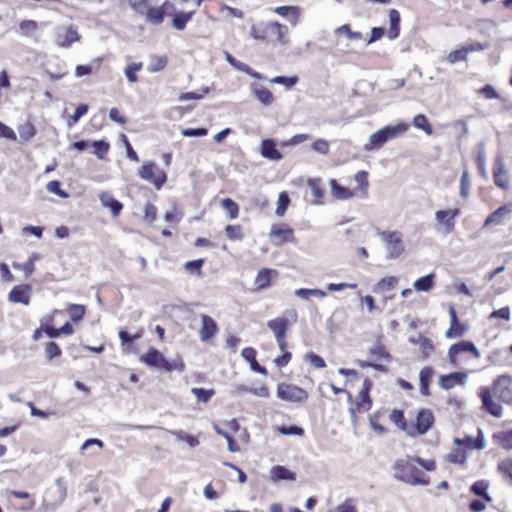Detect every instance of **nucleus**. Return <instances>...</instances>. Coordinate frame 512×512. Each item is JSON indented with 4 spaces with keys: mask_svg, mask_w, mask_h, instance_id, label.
<instances>
[{
    "mask_svg": "<svg viewBox=\"0 0 512 512\" xmlns=\"http://www.w3.org/2000/svg\"><path fill=\"white\" fill-rule=\"evenodd\" d=\"M409 342L414 345H418L422 351L423 357H427L433 350V344L430 339L425 336L418 334L416 337H410Z\"/></svg>",
    "mask_w": 512,
    "mask_h": 512,
    "instance_id": "7c9ffc66",
    "label": "nucleus"
},
{
    "mask_svg": "<svg viewBox=\"0 0 512 512\" xmlns=\"http://www.w3.org/2000/svg\"><path fill=\"white\" fill-rule=\"evenodd\" d=\"M434 286V274H427L418 278L414 283L413 287L418 292H428Z\"/></svg>",
    "mask_w": 512,
    "mask_h": 512,
    "instance_id": "473e14b6",
    "label": "nucleus"
},
{
    "mask_svg": "<svg viewBox=\"0 0 512 512\" xmlns=\"http://www.w3.org/2000/svg\"><path fill=\"white\" fill-rule=\"evenodd\" d=\"M466 332V326L460 324L458 321L450 323L449 329L445 333V337L453 339L461 337Z\"/></svg>",
    "mask_w": 512,
    "mask_h": 512,
    "instance_id": "8fccbe9b",
    "label": "nucleus"
},
{
    "mask_svg": "<svg viewBox=\"0 0 512 512\" xmlns=\"http://www.w3.org/2000/svg\"><path fill=\"white\" fill-rule=\"evenodd\" d=\"M471 179L467 169H464L461 173L459 181V195L462 198H467L470 193Z\"/></svg>",
    "mask_w": 512,
    "mask_h": 512,
    "instance_id": "58836bf2",
    "label": "nucleus"
},
{
    "mask_svg": "<svg viewBox=\"0 0 512 512\" xmlns=\"http://www.w3.org/2000/svg\"><path fill=\"white\" fill-rule=\"evenodd\" d=\"M486 160H487V156H486L484 145H480L477 156H476V164H477L478 171L483 178L488 177V173H487V169H486Z\"/></svg>",
    "mask_w": 512,
    "mask_h": 512,
    "instance_id": "79ce46f5",
    "label": "nucleus"
},
{
    "mask_svg": "<svg viewBox=\"0 0 512 512\" xmlns=\"http://www.w3.org/2000/svg\"><path fill=\"white\" fill-rule=\"evenodd\" d=\"M432 459L405 456L397 459L391 469L393 478L411 486H428L430 481L426 472L435 470Z\"/></svg>",
    "mask_w": 512,
    "mask_h": 512,
    "instance_id": "f257e3e1",
    "label": "nucleus"
},
{
    "mask_svg": "<svg viewBox=\"0 0 512 512\" xmlns=\"http://www.w3.org/2000/svg\"><path fill=\"white\" fill-rule=\"evenodd\" d=\"M331 195L337 200H348L354 196V193L337 183L335 179L330 180Z\"/></svg>",
    "mask_w": 512,
    "mask_h": 512,
    "instance_id": "c756f323",
    "label": "nucleus"
},
{
    "mask_svg": "<svg viewBox=\"0 0 512 512\" xmlns=\"http://www.w3.org/2000/svg\"><path fill=\"white\" fill-rule=\"evenodd\" d=\"M38 29V23L34 20H23L18 27V33L25 37H34Z\"/></svg>",
    "mask_w": 512,
    "mask_h": 512,
    "instance_id": "c9c22d12",
    "label": "nucleus"
},
{
    "mask_svg": "<svg viewBox=\"0 0 512 512\" xmlns=\"http://www.w3.org/2000/svg\"><path fill=\"white\" fill-rule=\"evenodd\" d=\"M162 354L154 347H150L146 354L140 357V361L149 367L157 368L163 361Z\"/></svg>",
    "mask_w": 512,
    "mask_h": 512,
    "instance_id": "c85d7f7f",
    "label": "nucleus"
},
{
    "mask_svg": "<svg viewBox=\"0 0 512 512\" xmlns=\"http://www.w3.org/2000/svg\"><path fill=\"white\" fill-rule=\"evenodd\" d=\"M167 62L168 59L166 55H153L149 60L148 71L151 73L159 72L166 67Z\"/></svg>",
    "mask_w": 512,
    "mask_h": 512,
    "instance_id": "72a5a7b5",
    "label": "nucleus"
},
{
    "mask_svg": "<svg viewBox=\"0 0 512 512\" xmlns=\"http://www.w3.org/2000/svg\"><path fill=\"white\" fill-rule=\"evenodd\" d=\"M270 479L273 483L279 480L295 481L296 475L285 466L277 465L270 469Z\"/></svg>",
    "mask_w": 512,
    "mask_h": 512,
    "instance_id": "b1692460",
    "label": "nucleus"
},
{
    "mask_svg": "<svg viewBox=\"0 0 512 512\" xmlns=\"http://www.w3.org/2000/svg\"><path fill=\"white\" fill-rule=\"evenodd\" d=\"M200 319L201 328L199 331V338L202 342H206L216 335L218 332V326L215 320L208 315L202 314Z\"/></svg>",
    "mask_w": 512,
    "mask_h": 512,
    "instance_id": "2eb2a0df",
    "label": "nucleus"
},
{
    "mask_svg": "<svg viewBox=\"0 0 512 512\" xmlns=\"http://www.w3.org/2000/svg\"><path fill=\"white\" fill-rule=\"evenodd\" d=\"M251 93L256 100L265 106H269L273 102V95L266 87L253 84L251 85Z\"/></svg>",
    "mask_w": 512,
    "mask_h": 512,
    "instance_id": "cd10ccee",
    "label": "nucleus"
},
{
    "mask_svg": "<svg viewBox=\"0 0 512 512\" xmlns=\"http://www.w3.org/2000/svg\"><path fill=\"white\" fill-rule=\"evenodd\" d=\"M267 327L273 332L274 337H285L288 330V322L285 318L277 317L267 322Z\"/></svg>",
    "mask_w": 512,
    "mask_h": 512,
    "instance_id": "bb28decb",
    "label": "nucleus"
},
{
    "mask_svg": "<svg viewBox=\"0 0 512 512\" xmlns=\"http://www.w3.org/2000/svg\"><path fill=\"white\" fill-rule=\"evenodd\" d=\"M493 176L496 186L507 189L509 185V178L505 169V163L502 156L496 158L493 167Z\"/></svg>",
    "mask_w": 512,
    "mask_h": 512,
    "instance_id": "dca6fc26",
    "label": "nucleus"
},
{
    "mask_svg": "<svg viewBox=\"0 0 512 512\" xmlns=\"http://www.w3.org/2000/svg\"><path fill=\"white\" fill-rule=\"evenodd\" d=\"M286 29V26L278 21H262L257 26L251 25L250 37L258 42H267L270 37H275L279 45L285 46L289 42Z\"/></svg>",
    "mask_w": 512,
    "mask_h": 512,
    "instance_id": "7ed1b4c3",
    "label": "nucleus"
},
{
    "mask_svg": "<svg viewBox=\"0 0 512 512\" xmlns=\"http://www.w3.org/2000/svg\"><path fill=\"white\" fill-rule=\"evenodd\" d=\"M278 433L281 435H293V436H302L304 434V429L297 425H292L289 427H279L277 429Z\"/></svg>",
    "mask_w": 512,
    "mask_h": 512,
    "instance_id": "e2e57ef3",
    "label": "nucleus"
},
{
    "mask_svg": "<svg viewBox=\"0 0 512 512\" xmlns=\"http://www.w3.org/2000/svg\"><path fill=\"white\" fill-rule=\"evenodd\" d=\"M278 16L287 19L293 26L297 25L301 17V9L298 6L286 5L273 8Z\"/></svg>",
    "mask_w": 512,
    "mask_h": 512,
    "instance_id": "a211bd4d",
    "label": "nucleus"
},
{
    "mask_svg": "<svg viewBox=\"0 0 512 512\" xmlns=\"http://www.w3.org/2000/svg\"><path fill=\"white\" fill-rule=\"evenodd\" d=\"M143 67L142 62H133L128 64L124 69V74L127 77V80L130 83H135L138 81L137 72L140 71Z\"/></svg>",
    "mask_w": 512,
    "mask_h": 512,
    "instance_id": "a18cd8bd",
    "label": "nucleus"
},
{
    "mask_svg": "<svg viewBox=\"0 0 512 512\" xmlns=\"http://www.w3.org/2000/svg\"><path fill=\"white\" fill-rule=\"evenodd\" d=\"M290 203L289 195L287 192L283 191L279 193L277 200V207L275 213L277 216L281 217L286 212Z\"/></svg>",
    "mask_w": 512,
    "mask_h": 512,
    "instance_id": "de8ad7c7",
    "label": "nucleus"
},
{
    "mask_svg": "<svg viewBox=\"0 0 512 512\" xmlns=\"http://www.w3.org/2000/svg\"><path fill=\"white\" fill-rule=\"evenodd\" d=\"M92 146L94 148L93 153L98 159L103 160L109 150V144L104 140L93 141Z\"/></svg>",
    "mask_w": 512,
    "mask_h": 512,
    "instance_id": "4d7b16f0",
    "label": "nucleus"
},
{
    "mask_svg": "<svg viewBox=\"0 0 512 512\" xmlns=\"http://www.w3.org/2000/svg\"><path fill=\"white\" fill-rule=\"evenodd\" d=\"M512 214V203L502 205L492 212L485 220L484 226H497L502 224Z\"/></svg>",
    "mask_w": 512,
    "mask_h": 512,
    "instance_id": "f3484780",
    "label": "nucleus"
},
{
    "mask_svg": "<svg viewBox=\"0 0 512 512\" xmlns=\"http://www.w3.org/2000/svg\"><path fill=\"white\" fill-rule=\"evenodd\" d=\"M171 433L177 441L186 442L190 448H195L199 445V440L195 436H192L183 430L173 431Z\"/></svg>",
    "mask_w": 512,
    "mask_h": 512,
    "instance_id": "a19ab883",
    "label": "nucleus"
},
{
    "mask_svg": "<svg viewBox=\"0 0 512 512\" xmlns=\"http://www.w3.org/2000/svg\"><path fill=\"white\" fill-rule=\"evenodd\" d=\"M196 10H190V11H177V8L175 7V14H173L172 17V26L176 30L182 31L185 29L187 23L192 19L193 15L195 14Z\"/></svg>",
    "mask_w": 512,
    "mask_h": 512,
    "instance_id": "5701e85b",
    "label": "nucleus"
},
{
    "mask_svg": "<svg viewBox=\"0 0 512 512\" xmlns=\"http://www.w3.org/2000/svg\"><path fill=\"white\" fill-rule=\"evenodd\" d=\"M462 352H470L472 353L476 358L480 357V352L476 345L471 341H460L458 343L453 344L448 351V356L450 359V362L453 365H456L455 357L462 353Z\"/></svg>",
    "mask_w": 512,
    "mask_h": 512,
    "instance_id": "ddd939ff",
    "label": "nucleus"
},
{
    "mask_svg": "<svg viewBox=\"0 0 512 512\" xmlns=\"http://www.w3.org/2000/svg\"><path fill=\"white\" fill-rule=\"evenodd\" d=\"M409 129V125L403 121L396 125H386L370 135L369 140L364 144L365 151L379 149L390 140L396 139Z\"/></svg>",
    "mask_w": 512,
    "mask_h": 512,
    "instance_id": "20e7f679",
    "label": "nucleus"
},
{
    "mask_svg": "<svg viewBox=\"0 0 512 512\" xmlns=\"http://www.w3.org/2000/svg\"><path fill=\"white\" fill-rule=\"evenodd\" d=\"M412 123L415 128L422 130L426 135H431L433 132L432 126L428 122L426 116L423 114L415 115L413 117Z\"/></svg>",
    "mask_w": 512,
    "mask_h": 512,
    "instance_id": "ea45409f",
    "label": "nucleus"
},
{
    "mask_svg": "<svg viewBox=\"0 0 512 512\" xmlns=\"http://www.w3.org/2000/svg\"><path fill=\"white\" fill-rule=\"evenodd\" d=\"M45 333L50 338H57V337H59L62 334H66V335L73 334L74 333V328H73V326L69 322H66L64 325H62L59 328H54L52 326H47L45 328Z\"/></svg>",
    "mask_w": 512,
    "mask_h": 512,
    "instance_id": "f704fd0d",
    "label": "nucleus"
},
{
    "mask_svg": "<svg viewBox=\"0 0 512 512\" xmlns=\"http://www.w3.org/2000/svg\"><path fill=\"white\" fill-rule=\"evenodd\" d=\"M203 264H204L203 259H197V260L186 262L184 267L190 274L200 277L202 275Z\"/></svg>",
    "mask_w": 512,
    "mask_h": 512,
    "instance_id": "13d9d810",
    "label": "nucleus"
},
{
    "mask_svg": "<svg viewBox=\"0 0 512 512\" xmlns=\"http://www.w3.org/2000/svg\"><path fill=\"white\" fill-rule=\"evenodd\" d=\"M191 393L196 397L197 401L207 403L215 394V391L214 389L193 387Z\"/></svg>",
    "mask_w": 512,
    "mask_h": 512,
    "instance_id": "49530a36",
    "label": "nucleus"
},
{
    "mask_svg": "<svg viewBox=\"0 0 512 512\" xmlns=\"http://www.w3.org/2000/svg\"><path fill=\"white\" fill-rule=\"evenodd\" d=\"M99 200L105 208L110 210L114 217H117L123 209V204L115 199L110 192H101Z\"/></svg>",
    "mask_w": 512,
    "mask_h": 512,
    "instance_id": "4be33fe9",
    "label": "nucleus"
},
{
    "mask_svg": "<svg viewBox=\"0 0 512 512\" xmlns=\"http://www.w3.org/2000/svg\"><path fill=\"white\" fill-rule=\"evenodd\" d=\"M390 421L397 425L403 432L404 428L408 426L409 422L405 420L404 413L402 410H394L390 414Z\"/></svg>",
    "mask_w": 512,
    "mask_h": 512,
    "instance_id": "052dcab7",
    "label": "nucleus"
},
{
    "mask_svg": "<svg viewBox=\"0 0 512 512\" xmlns=\"http://www.w3.org/2000/svg\"><path fill=\"white\" fill-rule=\"evenodd\" d=\"M384 244L386 257L388 259H396L405 251L402 234L399 231L385 230L379 234Z\"/></svg>",
    "mask_w": 512,
    "mask_h": 512,
    "instance_id": "39448f33",
    "label": "nucleus"
},
{
    "mask_svg": "<svg viewBox=\"0 0 512 512\" xmlns=\"http://www.w3.org/2000/svg\"><path fill=\"white\" fill-rule=\"evenodd\" d=\"M225 232L227 237L231 240H242L244 236L240 225H227Z\"/></svg>",
    "mask_w": 512,
    "mask_h": 512,
    "instance_id": "680f3d73",
    "label": "nucleus"
},
{
    "mask_svg": "<svg viewBox=\"0 0 512 512\" xmlns=\"http://www.w3.org/2000/svg\"><path fill=\"white\" fill-rule=\"evenodd\" d=\"M31 288L28 285L14 286L8 295V299L12 303H20L28 305L30 303Z\"/></svg>",
    "mask_w": 512,
    "mask_h": 512,
    "instance_id": "6ab92c4d",
    "label": "nucleus"
},
{
    "mask_svg": "<svg viewBox=\"0 0 512 512\" xmlns=\"http://www.w3.org/2000/svg\"><path fill=\"white\" fill-rule=\"evenodd\" d=\"M81 39L77 29L73 26L58 27L55 35V42L59 47L70 48Z\"/></svg>",
    "mask_w": 512,
    "mask_h": 512,
    "instance_id": "9d476101",
    "label": "nucleus"
},
{
    "mask_svg": "<svg viewBox=\"0 0 512 512\" xmlns=\"http://www.w3.org/2000/svg\"><path fill=\"white\" fill-rule=\"evenodd\" d=\"M257 352L252 347H246L242 350L241 356L249 364L253 372L267 376L268 372L264 366H261L256 359Z\"/></svg>",
    "mask_w": 512,
    "mask_h": 512,
    "instance_id": "412c9836",
    "label": "nucleus"
},
{
    "mask_svg": "<svg viewBox=\"0 0 512 512\" xmlns=\"http://www.w3.org/2000/svg\"><path fill=\"white\" fill-rule=\"evenodd\" d=\"M45 353L49 360H52L61 355V349L54 341H49L45 347Z\"/></svg>",
    "mask_w": 512,
    "mask_h": 512,
    "instance_id": "0e129e2a",
    "label": "nucleus"
},
{
    "mask_svg": "<svg viewBox=\"0 0 512 512\" xmlns=\"http://www.w3.org/2000/svg\"><path fill=\"white\" fill-rule=\"evenodd\" d=\"M85 313H86V308L84 305H81V304H71L70 305L69 316L73 322H79L80 320H82Z\"/></svg>",
    "mask_w": 512,
    "mask_h": 512,
    "instance_id": "6e6d98bb",
    "label": "nucleus"
},
{
    "mask_svg": "<svg viewBox=\"0 0 512 512\" xmlns=\"http://www.w3.org/2000/svg\"><path fill=\"white\" fill-rule=\"evenodd\" d=\"M389 30L387 33V37L390 40H395L400 35V13L395 9L389 10Z\"/></svg>",
    "mask_w": 512,
    "mask_h": 512,
    "instance_id": "a878e982",
    "label": "nucleus"
},
{
    "mask_svg": "<svg viewBox=\"0 0 512 512\" xmlns=\"http://www.w3.org/2000/svg\"><path fill=\"white\" fill-rule=\"evenodd\" d=\"M139 176L145 180L151 182L157 189H160L166 182V173L162 170H154V162L146 161L142 165V169L139 171Z\"/></svg>",
    "mask_w": 512,
    "mask_h": 512,
    "instance_id": "1a4fd4ad",
    "label": "nucleus"
},
{
    "mask_svg": "<svg viewBox=\"0 0 512 512\" xmlns=\"http://www.w3.org/2000/svg\"><path fill=\"white\" fill-rule=\"evenodd\" d=\"M175 14V4L169 0L150 7L142 16L148 24L158 26L164 22L165 16Z\"/></svg>",
    "mask_w": 512,
    "mask_h": 512,
    "instance_id": "0eeeda50",
    "label": "nucleus"
},
{
    "mask_svg": "<svg viewBox=\"0 0 512 512\" xmlns=\"http://www.w3.org/2000/svg\"><path fill=\"white\" fill-rule=\"evenodd\" d=\"M467 50L466 47H462L461 49L453 50L447 55V61L450 64H454L458 61H464L467 58Z\"/></svg>",
    "mask_w": 512,
    "mask_h": 512,
    "instance_id": "bf43d9fd",
    "label": "nucleus"
},
{
    "mask_svg": "<svg viewBox=\"0 0 512 512\" xmlns=\"http://www.w3.org/2000/svg\"><path fill=\"white\" fill-rule=\"evenodd\" d=\"M269 238L274 246H281L284 243L295 242L294 231L292 228H281L273 225L269 232Z\"/></svg>",
    "mask_w": 512,
    "mask_h": 512,
    "instance_id": "9b49d317",
    "label": "nucleus"
},
{
    "mask_svg": "<svg viewBox=\"0 0 512 512\" xmlns=\"http://www.w3.org/2000/svg\"><path fill=\"white\" fill-rule=\"evenodd\" d=\"M488 483L484 480H479V481H476L475 483H473L472 487H471V491L479 496V497H482L483 500L485 502H491L492 501V497L489 495V493L487 492L488 491Z\"/></svg>",
    "mask_w": 512,
    "mask_h": 512,
    "instance_id": "e433bc0d",
    "label": "nucleus"
},
{
    "mask_svg": "<svg viewBox=\"0 0 512 512\" xmlns=\"http://www.w3.org/2000/svg\"><path fill=\"white\" fill-rule=\"evenodd\" d=\"M46 189L49 193L55 194L62 199L69 197V194L61 189V184L58 180L49 181L46 185Z\"/></svg>",
    "mask_w": 512,
    "mask_h": 512,
    "instance_id": "5fc2aeb1",
    "label": "nucleus"
},
{
    "mask_svg": "<svg viewBox=\"0 0 512 512\" xmlns=\"http://www.w3.org/2000/svg\"><path fill=\"white\" fill-rule=\"evenodd\" d=\"M397 284V278L394 276H387L378 281L374 287V292L384 293L392 290Z\"/></svg>",
    "mask_w": 512,
    "mask_h": 512,
    "instance_id": "4c0bfd02",
    "label": "nucleus"
},
{
    "mask_svg": "<svg viewBox=\"0 0 512 512\" xmlns=\"http://www.w3.org/2000/svg\"><path fill=\"white\" fill-rule=\"evenodd\" d=\"M434 416L429 409H421L414 420L410 421L404 428V432L410 437H417L426 434L432 427Z\"/></svg>",
    "mask_w": 512,
    "mask_h": 512,
    "instance_id": "423d86ee",
    "label": "nucleus"
},
{
    "mask_svg": "<svg viewBox=\"0 0 512 512\" xmlns=\"http://www.w3.org/2000/svg\"><path fill=\"white\" fill-rule=\"evenodd\" d=\"M459 215V209L438 210L435 212L437 224L447 233L452 232L455 226V219Z\"/></svg>",
    "mask_w": 512,
    "mask_h": 512,
    "instance_id": "f8f14e48",
    "label": "nucleus"
},
{
    "mask_svg": "<svg viewBox=\"0 0 512 512\" xmlns=\"http://www.w3.org/2000/svg\"><path fill=\"white\" fill-rule=\"evenodd\" d=\"M221 207L227 212L230 219H236L239 215L238 204L230 198L221 201Z\"/></svg>",
    "mask_w": 512,
    "mask_h": 512,
    "instance_id": "c03bdc74",
    "label": "nucleus"
},
{
    "mask_svg": "<svg viewBox=\"0 0 512 512\" xmlns=\"http://www.w3.org/2000/svg\"><path fill=\"white\" fill-rule=\"evenodd\" d=\"M479 397L483 409L487 413L500 418L503 415V407L500 402L512 404V378L507 375L499 376L491 388H480Z\"/></svg>",
    "mask_w": 512,
    "mask_h": 512,
    "instance_id": "f03ea898",
    "label": "nucleus"
},
{
    "mask_svg": "<svg viewBox=\"0 0 512 512\" xmlns=\"http://www.w3.org/2000/svg\"><path fill=\"white\" fill-rule=\"evenodd\" d=\"M354 179H355L356 183L359 185L360 190L363 193L364 197H367L368 196V187H369L368 173L363 170L358 171L355 174Z\"/></svg>",
    "mask_w": 512,
    "mask_h": 512,
    "instance_id": "603ef678",
    "label": "nucleus"
},
{
    "mask_svg": "<svg viewBox=\"0 0 512 512\" xmlns=\"http://www.w3.org/2000/svg\"><path fill=\"white\" fill-rule=\"evenodd\" d=\"M309 188L311 189V192L312 194L320 199L323 197L324 195V190L322 189L321 185H320V179H309L308 182H307Z\"/></svg>",
    "mask_w": 512,
    "mask_h": 512,
    "instance_id": "69168bd1",
    "label": "nucleus"
},
{
    "mask_svg": "<svg viewBox=\"0 0 512 512\" xmlns=\"http://www.w3.org/2000/svg\"><path fill=\"white\" fill-rule=\"evenodd\" d=\"M468 381V375L463 372H453L446 375H441L438 379L439 386L444 390H450L455 385H466Z\"/></svg>",
    "mask_w": 512,
    "mask_h": 512,
    "instance_id": "4468645a",
    "label": "nucleus"
},
{
    "mask_svg": "<svg viewBox=\"0 0 512 512\" xmlns=\"http://www.w3.org/2000/svg\"><path fill=\"white\" fill-rule=\"evenodd\" d=\"M213 428L215 430V432L224 437V440L227 441V448L230 452H238L239 451V446L235 443L233 437L225 432L224 430H222L218 425L214 424L213 425Z\"/></svg>",
    "mask_w": 512,
    "mask_h": 512,
    "instance_id": "3c124183",
    "label": "nucleus"
},
{
    "mask_svg": "<svg viewBox=\"0 0 512 512\" xmlns=\"http://www.w3.org/2000/svg\"><path fill=\"white\" fill-rule=\"evenodd\" d=\"M297 76H275L269 81L272 84L283 85L286 89L293 88L298 83Z\"/></svg>",
    "mask_w": 512,
    "mask_h": 512,
    "instance_id": "37998d69",
    "label": "nucleus"
},
{
    "mask_svg": "<svg viewBox=\"0 0 512 512\" xmlns=\"http://www.w3.org/2000/svg\"><path fill=\"white\" fill-rule=\"evenodd\" d=\"M233 68L237 71L243 72V73L251 76L252 78H254L256 80H263V76L261 73L253 70L249 65H247L244 62L237 60L235 65L233 66Z\"/></svg>",
    "mask_w": 512,
    "mask_h": 512,
    "instance_id": "09e8293b",
    "label": "nucleus"
},
{
    "mask_svg": "<svg viewBox=\"0 0 512 512\" xmlns=\"http://www.w3.org/2000/svg\"><path fill=\"white\" fill-rule=\"evenodd\" d=\"M36 133L35 127L31 123H26L21 126L19 135L23 140L31 139Z\"/></svg>",
    "mask_w": 512,
    "mask_h": 512,
    "instance_id": "338daca9",
    "label": "nucleus"
},
{
    "mask_svg": "<svg viewBox=\"0 0 512 512\" xmlns=\"http://www.w3.org/2000/svg\"><path fill=\"white\" fill-rule=\"evenodd\" d=\"M159 3L160 0H129L130 7L140 16H143L150 7Z\"/></svg>",
    "mask_w": 512,
    "mask_h": 512,
    "instance_id": "2f4dec72",
    "label": "nucleus"
},
{
    "mask_svg": "<svg viewBox=\"0 0 512 512\" xmlns=\"http://www.w3.org/2000/svg\"><path fill=\"white\" fill-rule=\"evenodd\" d=\"M260 154L262 157L272 160L279 161L283 159L282 153L277 149L274 139H264L260 145Z\"/></svg>",
    "mask_w": 512,
    "mask_h": 512,
    "instance_id": "aec40b11",
    "label": "nucleus"
},
{
    "mask_svg": "<svg viewBox=\"0 0 512 512\" xmlns=\"http://www.w3.org/2000/svg\"><path fill=\"white\" fill-rule=\"evenodd\" d=\"M277 397L287 402L299 403L306 401L308 394L296 385L281 383L277 387Z\"/></svg>",
    "mask_w": 512,
    "mask_h": 512,
    "instance_id": "6e6552de",
    "label": "nucleus"
},
{
    "mask_svg": "<svg viewBox=\"0 0 512 512\" xmlns=\"http://www.w3.org/2000/svg\"><path fill=\"white\" fill-rule=\"evenodd\" d=\"M272 275H277V271L269 268H263L255 276L254 285L256 289L261 290L271 285Z\"/></svg>",
    "mask_w": 512,
    "mask_h": 512,
    "instance_id": "393cba45",
    "label": "nucleus"
},
{
    "mask_svg": "<svg viewBox=\"0 0 512 512\" xmlns=\"http://www.w3.org/2000/svg\"><path fill=\"white\" fill-rule=\"evenodd\" d=\"M498 439L502 447L505 449H512V430L502 432L498 435Z\"/></svg>",
    "mask_w": 512,
    "mask_h": 512,
    "instance_id": "774afa93",
    "label": "nucleus"
},
{
    "mask_svg": "<svg viewBox=\"0 0 512 512\" xmlns=\"http://www.w3.org/2000/svg\"><path fill=\"white\" fill-rule=\"evenodd\" d=\"M36 258V255H32V257L25 263H17L14 262L12 264L13 268L16 270H21L25 273L26 277H29L35 270L33 260Z\"/></svg>",
    "mask_w": 512,
    "mask_h": 512,
    "instance_id": "864d4df0",
    "label": "nucleus"
}]
</instances>
